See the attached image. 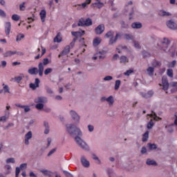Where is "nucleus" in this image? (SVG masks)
<instances>
[{
    "label": "nucleus",
    "instance_id": "obj_26",
    "mask_svg": "<svg viewBox=\"0 0 177 177\" xmlns=\"http://www.w3.org/2000/svg\"><path fill=\"white\" fill-rule=\"evenodd\" d=\"M124 39H126L127 41H133V39H135V37L132 35L124 34Z\"/></svg>",
    "mask_w": 177,
    "mask_h": 177
},
{
    "label": "nucleus",
    "instance_id": "obj_42",
    "mask_svg": "<svg viewBox=\"0 0 177 177\" xmlns=\"http://www.w3.org/2000/svg\"><path fill=\"white\" fill-rule=\"evenodd\" d=\"M32 138V133L31 131H28L26 135H25V139H28L30 140Z\"/></svg>",
    "mask_w": 177,
    "mask_h": 177
},
{
    "label": "nucleus",
    "instance_id": "obj_18",
    "mask_svg": "<svg viewBox=\"0 0 177 177\" xmlns=\"http://www.w3.org/2000/svg\"><path fill=\"white\" fill-rule=\"evenodd\" d=\"M38 69L39 77H42V75H44V64H42L41 62L39 63Z\"/></svg>",
    "mask_w": 177,
    "mask_h": 177
},
{
    "label": "nucleus",
    "instance_id": "obj_24",
    "mask_svg": "<svg viewBox=\"0 0 177 177\" xmlns=\"http://www.w3.org/2000/svg\"><path fill=\"white\" fill-rule=\"evenodd\" d=\"M141 95L142 97H145V99H149V97H151V96H153V92L149 91L147 93H142Z\"/></svg>",
    "mask_w": 177,
    "mask_h": 177
},
{
    "label": "nucleus",
    "instance_id": "obj_19",
    "mask_svg": "<svg viewBox=\"0 0 177 177\" xmlns=\"http://www.w3.org/2000/svg\"><path fill=\"white\" fill-rule=\"evenodd\" d=\"M71 34L73 37L78 38V37H82L85 35V31L82 30L81 32H71Z\"/></svg>",
    "mask_w": 177,
    "mask_h": 177
},
{
    "label": "nucleus",
    "instance_id": "obj_13",
    "mask_svg": "<svg viewBox=\"0 0 177 177\" xmlns=\"http://www.w3.org/2000/svg\"><path fill=\"white\" fill-rule=\"evenodd\" d=\"M1 93H10V88H9V86L3 83V88L0 90V94Z\"/></svg>",
    "mask_w": 177,
    "mask_h": 177
},
{
    "label": "nucleus",
    "instance_id": "obj_7",
    "mask_svg": "<svg viewBox=\"0 0 177 177\" xmlns=\"http://www.w3.org/2000/svg\"><path fill=\"white\" fill-rule=\"evenodd\" d=\"M95 32L97 35H100L104 32V24H100L95 29Z\"/></svg>",
    "mask_w": 177,
    "mask_h": 177
},
{
    "label": "nucleus",
    "instance_id": "obj_62",
    "mask_svg": "<svg viewBox=\"0 0 177 177\" xmlns=\"http://www.w3.org/2000/svg\"><path fill=\"white\" fill-rule=\"evenodd\" d=\"M152 66H153V67H157V66H160V62L158 61H153L152 62Z\"/></svg>",
    "mask_w": 177,
    "mask_h": 177
},
{
    "label": "nucleus",
    "instance_id": "obj_23",
    "mask_svg": "<svg viewBox=\"0 0 177 177\" xmlns=\"http://www.w3.org/2000/svg\"><path fill=\"white\" fill-rule=\"evenodd\" d=\"M40 171L41 174H44L45 176L52 177L53 175V173L46 169H42V170H40Z\"/></svg>",
    "mask_w": 177,
    "mask_h": 177
},
{
    "label": "nucleus",
    "instance_id": "obj_54",
    "mask_svg": "<svg viewBox=\"0 0 177 177\" xmlns=\"http://www.w3.org/2000/svg\"><path fill=\"white\" fill-rule=\"evenodd\" d=\"M77 41V38H74L73 41L70 44V48H74L75 46V41Z\"/></svg>",
    "mask_w": 177,
    "mask_h": 177
},
{
    "label": "nucleus",
    "instance_id": "obj_8",
    "mask_svg": "<svg viewBox=\"0 0 177 177\" xmlns=\"http://www.w3.org/2000/svg\"><path fill=\"white\" fill-rule=\"evenodd\" d=\"M71 49V47L70 46H66L64 48V50L60 53V54L58 55V57H62V56H66V55H68L70 53V50Z\"/></svg>",
    "mask_w": 177,
    "mask_h": 177
},
{
    "label": "nucleus",
    "instance_id": "obj_12",
    "mask_svg": "<svg viewBox=\"0 0 177 177\" xmlns=\"http://www.w3.org/2000/svg\"><path fill=\"white\" fill-rule=\"evenodd\" d=\"M13 55H21V53H19L17 51H12V50H8L3 53V57H10V56H13Z\"/></svg>",
    "mask_w": 177,
    "mask_h": 177
},
{
    "label": "nucleus",
    "instance_id": "obj_34",
    "mask_svg": "<svg viewBox=\"0 0 177 177\" xmlns=\"http://www.w3.org/2000/svg\"><path fill=\"white\" fill-rule=\"evenodd\" d=\"M154 127V122H153L152 119L147 124V129H151Z\"/></svg>",
    "mask_w": 177,
    "mask_h": 177
},
{
    "label": "nucleus",
    "instance_id": "obj_52",
    "mask_svg": "<svg viewBox=\"0 0 177 177\" xmlns=\"http://www.w3.org/2000/svg\"><path fill=\"white\" fill-rule=\"evenodd\" d=\"M56 150H57L56 148H54L52 150H50L49 151V153H48L47 156L50 157V156H52V154H54L56 152Z\"/></svg>",
    "mask_w": 177,
    "mask_h": 177
},
{
    "label": "nucleus",
    "instance_id": "obj_43",
    "mask_svg": "<svg viewBox=\"0 0 177 177\" xmlns=\"http://www.w3.org/2000/svg\"><path fill=\"white\" fill-rule=\"evenodd\" d=\"M77 26L79 27H84L85 25V20L84 19H80L77 24Z\"/></svg>",
    "mask_w": 177,
    "mask_h": 177
},
{
    "label": "nucleus",
    "instance_id": "obj_53",
    "mask_svg": "<svg viewBox=\"0 0 177 177\" xmlns=\"http://www.w3.org/2000/svg\"><path fill=\"white\" fill-rule=\"evenodd\" d=\"M141 154H146L147 153V149L146 147H142L140 151Z\"/></svg>",
    "mask_w": 177,
    "mask_h": 177
},
{
    "label": "nucleus",
    "instance_id": "obj_20",
    "mask_svg": "<svg viewBox=\"0 0 177 177\" xmlns=\"http://www.w3.org/2000/svg\"><path fill=\"white\" fill-rule=\"evenodd\" d=\"M39 15L42 23H44L45 21V19H46V10H41L39 13Z\"/></svg>",
    "mask_w": 177,
    "mask_h": 177
},
{
    "label": "nucleus",
    "instance_id": "obj_61",
    "mask_svg": "<svg viewBox=\"0 0 177 177\" xmlns=\"http://www.w3.org/2000/svg\"><path fill=\"white\" fill-rule=\"evenodd\" d=\"M88 129L89 131V132H93V129H95V127H93V125H88Z\"/></svg>",
    "mask_w": 177,
    "mask_h": 177
},
{
    "label": "nucleus",
    "instance_id": "obj_32",
    "mask_svg": "<svg viewBox=\"0 0 177 177\" xmlns=\"http://www.w3.org/2000/svg\"><path fill=\"white\" fill-rule=\"evenodd\" d=\"M148 148L149 150H157V145L156 144H151V143H148L147 144Z\"/></svg>",
    "mask_w": 177,
    "mask_h": 177
},
{
    "label": "nucleus",
    "instance_id": "obj_11",
    "mask_svg": "<svg viewBox=\"0 0 177 177\" xmlns=\"http://www.w3.org/2000/svg\"><path fill=\"white\" fill-rule=\"evenodd\" d=\"M70 115L74 121H76V122H80V115H78V113H77L75 111H70Z\"/></svg>",
    "mask_w": 177,
    "mask_h": 177
},
{
    "label": "nucleus",
    "instance_id": "obj_4",
    "mask_svg": "<svg viewBox=\"0 0 177 177\" xmlns=\"http://www.w3.org/2000/svg\"><path fill=\"white\" fill-rule=\"evenodd\" d=\"M169 44H171L169 39L167 37H164L162 41L160 43V49H162V50H167V49H168V46H169Z\"/></svg>",
    "mask_w": 177,
    "mask_h": 177
},
{
    "label": "nucleus",
    "instance_id": "obj_17",
    "mask_svg": "<svg viewBox=\"0 0 177 177\" xmlns=\"http://www.w3.org/2000/svg\"><path fill=\"white\" fill-rule=\"evenodd\" d=\"M129 62V59H128V57L125 55H122L120 57V63L122 64H127V63Z\"/></svg>",
    "mask_w": 177,
    "mask_h": 177
},
{
    "label": "nucleus",
    "instance_id": "obj_58",
    "mask_svg": "<svg viewBox=\"0 0 177 177\" xmlns=\"http://www.w3.org/2000/svg\"><path fill=\"white\" fill-rule=\"evenodd\" d=\"M176 65V60H174V61H172V62L169 64V67L174 68V67H175Z\"/></svg>",
    "mask_w": 177,
    "mask_h": 177
},
{
    "label": "nucleus",
    "instance_id": "obj_37",
    "mask_svg": "<svg viewBox=\"0 0 177 177\" xmlns=\"http://www.w3.org/2000/svg\"><path fill=\"white\" fill-rule=\"evenodd\" d=\"M84 24L85 26H86V27H89V26H92V19H91V18H87L85 21H84Z\"/></svg>",
    "mask_w": 177,
    "mask_h": 177
},
{
    "label": "nucleus",
    "instance_id": "obj_21",
    "mask_svg": "<svg viewBox=\"0 0 177 177\" xmlns=\"http://www.w3.org/2000/svg\"><path fill=\"white\" fill-rule=\"evenodd\" d=\"M96 3H93V6H95L98 9H102L104 6V3L100 1V0H95Z\"/></svg>",
    "mask_w": 177,
    "mask_h": 177
},
{
    "label": "nucleus",
    "instance_id": "obj_60",
    "mask_svg": "<svg viewBox=\"0 0 177 177\" xmlns=\"http://www.w3.org/2000/svg\"><path fill=\"white\" fill-rule=\"evenodd\" d=\"M0 16L1 17H6V13L1 9H0Z\"/></svg>",
    "mask_w": 177,
    "mask_h": 177
},
{
    "label": "nucleus",
    "instance_id": "obj_6",
    "mask_svg": "<svg viewBox=\"0 0 177 177\" xmlns=\"http://www.w3.org/2000/svg\"><path fill=\"white\" fill-rule=\"evenodd\" d=\"M118 38H121V33L116 32L115 37H112L110 38L109 45H114V44L117 42V39H118Z\"/></svg>",
    "mask_w": 177,
    "mask_h": 177
},
{
    "label": "nucleus",
    "instance_id": "obj_44",
    "mask_svg": "<svg viewBox=\"0 0 177 177\" xmlns=\"http://www.w3.org/2000/svg\"><path fill=\"white\" fill-rule=\"evenodd\" d=\"M23 38H24V35H23V34H19V35L17 36V38H16L17 42H19V41H21V39H23Z\"/></svg>",
    "mask_w": 177,
    "mask_h": 177
},
{
    "label": "nucleus",
    "instance_id": "obj_64",
    "mask_svg": "<svg viewBox=\"0 0 177 177\" xmlns=\"http://www.w3.org/2000/svg\"><path fill=\"white\" fill-rule=\"evenodd\" d=\"M64 174L67 177H73V174H71L68 171H64Z\"/></svg>",
    "mask_w": 177,
    "mask_h": 177
},
{
    "label": "nucleus",
    "instance_id": "obj_22",
    "mask_svg": "<svg viewBox=\"0 0 177 177\" xmlns=\"http://www.w3.org/2000/svg\"><path fill=\"white\" fill-rule=\"evenodd\" d=\"M131 28L135 29L142 28V23L140 22H133L131 24Z\"/></svg>",
    "mask_w": 177,
    "mask_h": 177
},
{
    "label": "nucleus",
    "instance_id": "obj_9",
    "mask_svg": "<svg viewBox=\"0 0 177 177\" xmlns=\"http://www.w3.org/2000/svg\"><path fill=\"white\" fill-rule=\"evenodd\" d=\"M167 26L170 30H177V24L172 20H169L167 22Z\"/></svg>",
    "mask_w": 177,
    "mask_h": 177
},
{
    "label": "nucleus",
    "instance_id": "obj_39",
    "mask_svg": "<svg viewBox=\"0 0 177 177\" xmlns=\"http://www.w3.org/2000/svg\"><path fill=\"white\" fill-rule=\"evenodd\" d=\"M12 20H14V21H19L20 20V16H19L17 14H14L12 15Z\"/></svg>",
    "mask_w": 177,
    "mask_h": 177
},
{
    "label": "nucleus",
    "instance_id": "obj_33",
    "mask_svg": "<svg viewBox=\"0 0 177 177\" xmlns=\"http://www.w3.org/2000/svg\"><path fill=\"white\" fill-rule=\"evenodd\" d=\"M105 37L106 38H111L114 37V31L113 30H109L105 34Z\"/></svg>",
    "mask_w": 177,
    "mask_h": 177
},
{
    "label": "nucleus",
    "instance_id": "obj_2",
    "mask_svg": "<svg viewBox=\"0 0 177 177\" xmlns=\"http://www.w3.org/2000/svg\"><path fill=\"white\" fill-rule=\"evenodd\" d=\"M35 103H37L35 107L37 110H42L44 109V104L48 103V97L40 96L35 99Z\"/></svg>",
    "mask_w": 177,
    "mask_h": 177
},
{
    "label": "nucleus",
    "instance_id": "obj_49",
    "mask_svg": "<svg viewBox=\"0 0 177 177\" xmlns=\"http://www.w3.org/2000/svg\"><path fill=\"white\" fill-rule=\"evenodd\" d=\"M25 113H28V111H30V110H31V109H30V106L28 105H24V107H23Z\"/></svg>",
    "mask_w": 177,
    "mask_h": 177
},
{
    "label": "nucleus",
    "instance_id": "obj_25",
    "mask_svg": "<svg viewBox=\"0 0 177 177\" xmlns=\"http://www.w3.org/2000/svg\"><path fill=\"white\" fill-rule=\"evenodd\" d=\"M146 164H147V165H155V166H157V162H156V160H151L150 158L147 159Z\"/></svg>",
    "mask_w": 177,
    "mask_h": 177
},
{
    "label": "nucleus",
    "instance_id": "obj_50",
    "mask_svg": "<svg viewBox=\"0 0 177 177\" xmlns=\"http://www.w3.org/2000/svg\"><path fill=\"white\" fill-rule=\"evenodd\" d=\"M46 91L48 93H49L50 95H52V93H53V91L52 90V88H50L49 86H46Z\"/></svg>",
    "mask_w": 177,
    "mask_h": 177
},
{
    "label": "nucleus",
    "instance_id": "obj_57",
    "mask_svg": "<svg viewBox=\"0 0 177 177\" xmlns=\"http://www.w3.org/2000/svg\"><path fill=\"white\" fill-rule=\"evenodd\" d=\"M142 55H143V57H144V58L150 57V53H149L147 52V51H143V52H142Z\"/></svg>",
    "mask_w": 177,
    "mask_h": 177
},
{
    "label": "nucleus",
    "instance_id": "obj_28",
    "mask_svg": "<svg viewBox=\"0 0 177 177\" xmlns=\"http://www.w3.org/2000/svg\"><path fill=\"white\" fill-rule=\"evenodd\" d=\"M106 102H109V106H113V104H114V97L110 95L106 98Z\"/></svg>",
    "mask_w": 177,
    "mask_h": 177
},
{
    "label": "nucleus",
    "instance_id": "obj_5",
    "mask_svg": "<svg viewBox=\"0 0 177 177\" xmlns=\"http://www.w3.org/2000/svg\"><path fill=\"white\" fill-rule=\"evenodd\" d=\"M162 84L163 91H168L169 88V83L168 82V79H167V77L163 76L162 77Z\"/></svg>",
    "mask_w": 177,
    "mask_h": 177
},
{
    "label": "nucleus",
    "instance_id": "obj_47",
    "mask_svg": "<svg viewBox=\"0 0 177 177\" xmlns=\"http://www.w3.org/2000/svg\"><path fill=\"white\" fill-rule=\"evenodd\" d=\"M19 10H26V2H23L19 5Z\"/></svg>",
    "mask_w": 177,
    "mask_h": 177
},
{
    "label": "nucleus",
    "instance_id": "obj_31",
    "mask_svg": "<svg viewBox=\"0 0 177 177\" xmlns=\"http://www.w3.org/2000/svg\"><path fill=\"white\" fill-rule=\"evenodd\" d=\"M100 42H102V39H100V37L95 38L93 40L94 46H97L98 45H100Z\"/></svg>",
    "mask_w": 177,
    "mask_h": 177
},
{
    "label": "nucleus",
    "instance_id": "obj_38",
    "mask_svg": "<svg viewBox=\"0 0 177 177\" xmlns=\"http://www.w3.org/2000/svg\"><path fill=\"white\" fill-rule=\"evenodd\" d=\"M121 85V80H116L115 83V91H118Z\"/></svg>",
    "mask_w": 177,
    "mask_h": 177
},
{
    "label": "nucleus",
    "instance_id": "obj_46",
    "mask_svg": "<svg viewBox=\"0 0 177 177\" xmlns=\"http://www.w3.org/2000/svg\"><path fill=\"white\" fill-rule=\"evenodd\" d=\"M15 82H17V84H19V82L21 81V80H23V77L21 76H18V77H15L14 78Z\"/></svg>",
    "mask_w": 177,
    "mask_h": 177
},
{
    "label": "nucleus",
    "instance_id": "obj_1",
    "mask_svg": "<svg viewBox=\"0 0 177 177\" xmlns=\"http://www.w3.org/2000/svg\"><path fill=\"white\" fill-rule=\"evenodd\" d=\"M66 128L68 133H69L71 136H74L75 135H77V136H82V131L73 124H66Z\"/></svg>",
    "mask_w": 177,
    "mask_h": 177
},
{
    "label": "nucleus",
    "instance_id": "obj_56",
    "mask_svg": "<svg viewBox=\"0 0 177 177\" xmlns=\"http://www.w3.org/2000/svg\"><path fill=\"white\" fill-rule=\"evenodd\" d=\"M43 66H46L47 64H49V59L48 58H44L43 59V63H42Z\"/></svg>",
    "mask_w": 177,
    "mask_h": 177
},
{
    "label": "nucleus",
    "instance_id": "obj_45",
    "mask_svg": "<svg viewBox=\"0 0 177 177\" xmlns=\"http://www.w3.org/2000/svg\"><path fill=\"white\" fill-rule=\"evenodd\" d=\"M52 71H53V69H52L51 68H48L44 71V75H48V74H50Z\"/></svg>",
    "mask_w": 177,
    "mask_h": 177
},
{
    "label": "nucleus",
    "instance_id": "obj_27",
    "mask_svg": "<svg viewBox=\"0 0 177 177\" xmlns=\"http://www.w3.org/2000/svg\"><path fill=\"white\" fill-rule=\"evenodd\" d=\"M147 73L149 77H152L153 74H154V68L149 66L147 69Z\"/></svg>",
    "mask_w": 177,
    "mask_h": 177
},
{
    "label": "nucleus",
    "instance_id": "obj_3",
    "mask_svg": "<svg viewBox=\"0 0 177 177\" xmlns=\"http://www.w3.org/2000/svg\"><path fill=\"white\" fill-rule=\"evenodd\" d=\"M75 140L76 143L83 150H86V151H89V146L84 140H82L81 138L79 136H76L75 138Z\"/></svg>",
    "mask_w": 177,
    "mask_h": 177
},
{
    "label": "nucleus",
    "instance_id": "obj_55",
    "mask_svg": "<svg viewBox=\"0 0 177 177\" xmlns=\"http://www.w3.org/2000/svg\"><path fill=\"white\" fill-rule=\"evenodd\" d=\"M21 169H20V167H16V170H15V177H19V175L20 174V170Z\"/></svg>",
    "mask_w": 177,
    "mask_h": 177
},
{
    "label": "nucleus",
    "instance_id": "obj_29",
    "mask_svg": "<svg viewBox=\"0 0 177 177\" xmlns=\"http://www.w3.org/2000/svg\"><path fill=\"white\" fill-rule=\"evenodd\" d=\"M170 86L173 88L171 92H177V82H173L170 84Z\"/></svg>",
    "mask_w": 177,
    "mask_h": 177
},
{
    "label": "nucleus",
    "instance_id": "obj_48",
    "mask_svg": "<svg viewBox=\"0 0 177 177\" xmlns=\"http://www.w3.org/2000/svg\"><path fill=\"white\" fill-rule=\"evenodd\" d=\"M6 162H7V164H9L10 162H12V164H15V161L13 158H9L6 160Z\"/></svg>",
    "mask_w": 177,
    "mask_h": 177
},
{
    "label": "nucleus",
    "instance_id": "obj_63",
    "mask_svg": "<svg viewBox=\"0 0 177 177\" xmlns=\"http://www.w3.org/2000/svg\"><path fill=\"white\" fill-rule=\"evenodd\" d=\"M121 26L122 28H128V24H126L124 21L121 22Z\"/></svg>",
    "mask_w": 177,
    "mask_h": 177
},
{
    "label": "nucleus",
    "instance_id": "obj_51",
    "mask_svg": "<svg viewBox=\"0 0 177 177\" xmlns=\"http://www.w3.org/2000/svg\"><path fill=\"white\" fill-rule=\"evenodd\" d=\"M134 48L136 49H140V44H139V42L134 41H133Z\"/></svg>",
    "mask_w": 177,
    "mask_h": 177
},
{
    "label": "nucleus",
    "instance_id": "obj_36",
    "mask_svg": "<svg viewBox=\"0 0 177 177\" xmlns=\"http://www.w3.org/2000/svg\"><path fill=\"white\" fill-rule=\"evenodd\" d=\"M160 16L165 17V16H171V13L167 12V11L161 10L159 12Z\"/></svg>",
    "mask_w": 177,
    "mask_h": 177
},
{
    "label": "nucleus",
    "instance_id": "obj_41",
    "mask_svg": "<svg viewBox=\"0 0 177 177\" xmlns=\"http://www.w3.org/2000/svg\"><path fill=\"white\" fill-rule=\"evenodd\" d=\"M147 115H149L150 117H153L154 115L153 120L155 121H157V119L158 120H161V118L157 117V115L153 111H152V113L148 114Z\"/></svg>",
    "mask_w": 177,
    "mask_h": 177
},
{
    "label": "nucleus",
    "instance_id": "obj_16",
    "mask_svg": "<svg viewBox=\"0 0 177 177\" xmlns=\"http://www.w3.org/2000/svg\"><path fill=\"white\" fill-rule=\"evenodd\" d=\"M28 73L30 75H37V74H38V68L37 67L30 68L28 70Z\"/></svg>",
    "mask_w": 177,
    "mask_h": 177
},
{
    "label": "nucleus",
    "instance_id": "obj_14",
    "mask_svg": "<svg viewBox=\"0 0 177 177\" xmlns=\"http://www.w3.org/2000/svg\"><path fill=\"white\" fill-rule=\"evenodd\" d=\"M12 28V24L10 22H6L5 24V32L6 35H9L10 34V30Z\"/></svg>",
    "mask_w": 177,
    "mask_h": 177
},
{
    "label": "nucleus",
    "instance_id": "obj_15",
    "mask_svg": "<svg viewBox=\"0 0 177 177\" xmlns=\"http://www.w3.org/2000/svg\"><path fill=\"white\" fill-rule=\"evenodd\" d=\"M81 162H82V165H83V167H84L85 168H89V165H90L89 161H88V160H86L85 156H82Z\"/></svg>",
    "mask_w": 177,
    "mask_h": 177
},
{
    "label": "nucleus",
    "instance_id": "obj_30",
    "mask_svg": "<svg viewBox=\"0 0 177 177\" xmlns=\"http://www.w3.org/2000/svg\"><path fill=\"white\" fill-rule=\"evenodd\" d=\"M149 131H147L143 135H142V142H147L149 140Z\"/></svg>",
    "mask_w": 177,
    "mask_h": 177
},
{
    "label": "nucleus",
    "instance_id": "obj_59",
    "mask_svg": "<svg viewBox=\"0 0 177 177\" xmlns=\"http://www.w3.org/2000/svg\"><path fill=\"white\" fill-rule=\"evenodd\" d=\"M111 80H113V77L110 75H108L104 77L103 81H111Z\"/></svg>",
    "mask_w": 177,
    "mask_h": 177
},
{
    "label": "nucleus",
    "instance_id": "obj_10",
    "mask_svg": "<svg viewBox=\"0 0 177 177\" xmlns=\"http://www.w3.org/2000/svg\"><path fill=\"white\" fill-rule=\"evenodd\" d=\"M39 82H40L39 79L36 78L35 80V83H30L29 84V86L31 89H33V91H34V90L37 89V88H39Z\"/></svg>",
    "mask_w": 177,
    "mask_h": 177
},
{
    "label": "nucleus",
    "instance_id": "obj_40",
    "mask_svg": "<svg viewBox=\"0 0 177 177\" xmlns=\"http://www.w3.org/2000/svg\"><path fill=\"white\" fill-rule=\"evenodd\" d=\"M167 74L170 78H174V71L172 69H167Z\"/></svg>",
    "mask_w": 177,
    "mask_h": 177
},
{
    "label": "nucleus",
    "instance_id": "obj_35",
    "mask_svg": "<svg viewBox=\"0 0 177 177\" xmlns=\"http://www.w3.org/2000/svg\"><path fill=\"white\" fill-rule=\"evenodd\" d=\"M54 42H57L58 44L59 42H62V37H60V33H57L56 37L54 38Z\"/></svg>",
    "mask_w": 177,
    "mask_h": 177
}]
</instances>
